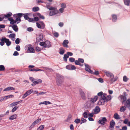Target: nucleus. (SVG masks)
I'll return each mask as SVG.
<instances>
[{
    "label": "nucleus",
    "instance_id": "nucleus-5",
    "mask_svg": "<svg viewBox=\"0 0 130 130\" xmlns=\"http://www.w3.org/2000/svg\"><path fill=\"white\" fill-rule=\"evenodd\" d=\"M126 92H123V95H120L118 97L119 99L122 104H123L126 100Z\"/></svg>",
    "mask_w": 130,
    "mask_h": 130
},
{
    "label": "nucleus",
    "instance_id": "nucleus-33",
    "mask_svg": "<svg viewBox=\"0 0 130 130\" xmlns=\"http://www.w3.org/2000/svg\"><path fill=\"white\" fill-rule=\"evenodd\" d=\"M112 16V21L113 22H115L117 19V15L115 14H113Z\"/></svg>",
    "mask_w": 130,
    "mask_h": 130
},
{
    "label": "nucleus",
    "instance_id": "nucleus-7",
    "mask_svg": "<svg viewBox=\"0 0 130 130\" xmlns=\"http://www.w3.org/2000/svg\"><path fill=\"white\" fill-rule=\"evenodd\" d=\"M95 105V104H92L91 102L89 100L86 102L85 104V107L87 108L92 107L94 106Z\"/></svg>",
    "mask_w": 130,
    "mask_h": 130
},
{
    "label": "nucleus",
    "instance_id": "nucleus-45",
    "mask_svg": "<svg viewBox=\"0 0 130 130\" xmlns=\"http://www.w3.org/2000/svg\"><path fill=\"white\" fill-rule=\"evenodd\" d=\"M5 70V67L3 65H0V71H3Z\"/></svg>",
    "mask_w": 130,
    "mask_h": 130
},
{
    "label": "nucleus",
    "instance_id": "nucleus-46",
    "mask_svg": "<svg viewBox=\"0 0 130 130\" xmlns=\"http://www.w3.org/2000/svg\"><path fill=\"white\" fill-rule=\"evenodd\" d=\"M128 80V79L127 78V76H124L123 77V81L125 82H126Z\"/></svg>",
    "mask_w": 130,
    "mask_h": 130
},
{
    "label": "nucleus",
    "instance_id": "nucleus-3",
    "mask_svg": "<svg viewBox=\"0 0 130 130\" xmlns=\"http://www.w3.org/2000/svg\"><path fill=\"white\" fill-rule=\"evenodd\" d=\"M1 41L0 42V45L1 46H3L5 44V43H6V45L9 46L10 45L11 42L9 40L5 37H2L0 39Z\"/></svg>",
    "mask_w": 130,
    "mask_h": 130
},
{
    "label": "nucleus",
    "instance_id": "nucleus-42",
    "mask_svg": "<svg viewBox=\"0 0 130 130\" xmlns=\"http://www.w3.org/2000/svg\"><path fill=\"white\" fill-rule=\"evenodd\" d=\"M14 97V95H10L8 96H4V98H5V100L7 99L10 98H13Z\"/></svg>",
    "mask_w": 130,
    "mask_h": 130
},
{
    "label": "nucleus",
    "instance_id": "nucleus-53",
    "mask_svg": "<svg viewBox=\"0 0 130 130\" xmlns=\"http://www.w3.org/2000/svg\"><path fill=\"white\" fill-rule=\"evenodd\" d=\"M75 60V59L73 57L70 58L69 59V61L71 62H74Z\"/></svg>",
    "mask_w": 130,
    "mask_h": 130
},
{
    "label": "nucleus",
    "instance_id": "nucleus-27",
    "mask_svg": "<svg viewBox=\"0 0 130 130\" xmlns=\"http://www.w3.org/2000/svg\"><path fill=\"white\" fill-rule=\"evenodd\" d=\"M118 78V77H117L116 76L115 77L114 75H113V76L110 77V80L112 82H114L116 81Z\"/></svg>",
    "mask_w": 130,
    "mask_h": 130
},
{
    "label": "nucleus",
    "instance_id": "nucleus-35",
    "mask_svg": "<svg viewBox=\"0 0 130 130\" xmlns=\"http://www.w3.org/2000/svg\"><path fill=\"white\" fill-rule=\"evenodd\" d=\"M124 4L126 6H129L130 4V0H124Z\"/></svg>",
    "mask_w": 130,
    "mask_h": 130
},
{
    "label": "nucleus",
    "instance_id": "nucleus-57",
    "mask_svg": "<svg viewBox=\"0 0 130 130\" xmlns=\"http://www.w3.org/2000/svg\"><path fill=\"white\" fill-rule=\"evenodd\" d=\"M20 39L19 38H17L15 41V43L16 44H18L20 43Z\"/></svg>",
    "mask_w": 130,
    "mask_h": 130
},
{
    "label": "nucleus",
    "instance_id": "nucleus-52",
    "mask_svg": "<svg viewBox=\"0 0 130 130\" xmlns=\"http://www.w3.org/2000/svg\"><path fill=\"white\" fill-rule=\"evenodd\" d=\"M37 3H45L46 4H46H48V5L49 4L48 3H47L45 2H43V1H41V0H37Z\"/></svg>",
    "mask_w": 130,
    "mask_h": 130
},
{
    "label": "nucleus",
    "instance_id": "nucleus-10",
    "mask_svg": "<svg viewBox=\"0 0 130 130\" xmlns=\"http://www.w3.org/2000/svg\"><path fill=\"white\" fill-rule=\"evenodd\" d=\"M42 82V80L40 79H35V80L31 84V85L32 86H34L35 85L39 84L41 83Z\"/></svg>",
    "mask_w": 130,
    "mask_h": 130
},
{
    "label": "nucleus",
    "instance_id": "nucleus-30",
    "mask_svg": "<svg viewBox=\"0 0 130 130\" xmlns=\"http://www.w3.org/2000/svg\"><path fill=\"white\" fill-rule=\"evenodd\" d=\"M11 27L15 31L17 32L18 31V29L16 25L14 24L12 25Z\"/></svg>",
    "mask_w": 130,
    "mask_h": 130
},
{
    "label": "nucleus",
    "instance_id": "nucleus-41",
    "mask_svg": "<svg viewBox=\"0 0 130 130\" xmlns=\"http://www.w3.org/2000/svg\"><path fill=\"white\" fill-rule=\"evenodd\" d=\"M15 34H11L9 35V37L10 38L14 39H15Z\"/></svg>",
    "mask_w": 130,
    "mask_h": 130
},
{
    "label": "nucleus",
    "instance_id": "nucleus-60",
    "mask_svg": "<svg viewBox=\"0 0 130 130\" xmlns=\"http://www.w3.org/2000/svg\"><path fill=\"white\" fill-rule=\"evenodd\" d=\"M27 30L28 31H31L33 30V29L32 28L29 27L27 28Z\"/></svg>",
    "mask_w": 130,
    "mask_h": 130
},
{
    "label": "nucleus",
    "instance_id": "nucleus-48",
    "mask_svg": "<svg viewBox=\"0 0 130 130\" xmlns=\"http://www.w3.org/2000/svg\"><path fill=\"white\" fill-rule=\"evenodd\" d=\"M89 114L87 112H85L83 114V116L85 118H87L88 117V115Z\"/></svg>",
    "mask_w": 130,
    "mask_h": 130
},
{
    "label": "nucleus",
    "instance_id": "nucleus-2",
    "mask_svg": "<svg viewBox=\"0 0 130 130\" xmlns=\"http://www.w3.org/2000/svg\"><path fill=\"white\" fill-rule=\"evenodd\" d=\"M56 83L58 86H60L62 84L64 80V77L61 75L57 74L56 75Z\"/></svg>",
    "mask_w": 130,
    "mask_h": 130
},
{
    "label": "nucleus",
    "instance_id": "nucleus-61",
    "mask_svg": "<svg viewBox=\"0 0 130 130\" xmlns=\"http://www.w3.org/2000/svg\"><path fill=\"white\" fill-rule=\"evenodd\" d=\"M75 63L76 65H79L80 66H82V65H81L79 62V61L78 60H75Z\"/></svg>",
    "mask_w": 130,
    "mask_h": 130
},
{
    "label": "nucleus",
    "instance_id": "nucleus-36",
    "mask_svg": "<svg viewBox=\"0 0 130 130\" xmlns=\"http://www.w3.org/2000/svg\"><path fill=\"white\" fill-rule=\"evenodd\" d=\"M41 120V118H38L37 120L34 121L32 123L34 124L35 125L37 124H38L39 122Z\"/></svg>",
    "mask_w": 130,
    "mask_h": 130
},
{
    "label": "nucleus",
    "instance_id": "nucleus-28",
    "mask_svg": "<svg viewBox=\"0 0 130 130\" xmlns=\"http://www.w3.org/2000/svg\"><path fill=\"white\" fill-rule=\"evenodd\" d=\"M8 20L10 21V23L12 25H14V24L16 23L15 20H14L12 18H8Z\"/></svg>",
    "mask_w": 130,
    "mask_h": 130
},
{
    "label": "nucleus",
    "instance_id": "nucleus-55",
    "mask_svg": "<svg viewBox=\"0 0 130 130\" xmlns=\"http://www.w3.org/2000/svg\"><path fill=\"white\" fill-rule=\"evenodd\" d=\"M74 122L77 123H78L80 122V120L79 119H76L74 121Z\"/></svg>",
    "mask_w": 130,
    "mask_h": 130
},
{
    "label": "nucleus",
    "instance_id": "nucleus-62",
    "mask_svg": "<svg viewBox=\"0 0 130 130\" xmlns=\"http://www.w3.org/2000/svg\"><path fill=\"white\" fill-rule=\"evenodd\" d=\"M40 45L41 46H43L44 47V46H45V42H40Z\"/></svg>",
    "mask_w": 130,
    "mask_h": 130
},
{
    "label": "nucleus",
    "instance_id": "nucleus-8",
    "mask_svg": "<svg viewBox=\"0 0 130 130\" xmlns=\"http://www.w3.org/2000/svg\"><path fill=\"white\" fill-rule=\"evenodd\" d=\"M33 92V90L32 89L29 90L27 91L23 95L22 98L24 99L27 96L30 95Z\"/></svg>",
    "mask_w": 130,
    "mask_h": 130
},
{
    "label": "nucleus",
    "instance_id": "nucleus-20",
    "mask_svg": "<svg viewBox=\"0 0 130 130\" xmlns=\"http://www.w3.org/2000/svg\"><path fill=\"white\" fill-rule=\"evenodd\" d=\"M104 73H105L106 75L108 77H111L113 76V74L109 71H104Z\"/></svg>",
    "mask_w": 130,
    "mask_h": 130
},
{
    "label": "nucleus",
    "instance_id": "nucleus-63",
    "mask_svg": "<svg viewBox=\"0 0 130 130\" xmlns=\"http://www.w3.org/2000/svg\"><path fill=\"white\" fill-rule=\"evenodd\" d=\"M19 55V53L17 51H15L14 52L13 54V55L14 56H18Z\"/></svg>",
    "mask_w": 130,
    "mask_h": 130
},
{
    "label": "nucleus",
    "instance_id": "nucleus-6",
    "mask_svg": "<svg viewBox=\"0 0 130 130\" xmlns=\"http://www.w3.org/2000/svg\"><path fill=\"white\" fill-rule=\"evenodd\" d=\"M36 26L39 28L44 29L45 28V25L43 22L36 23Z\"/></svg>",
    "mask_w": 130,
    "mask_h": 130
},
{
    "label": "nucleus",
    "instance_id": "nucleus-59",
    "mask_svg": "<svg viewBox=\"0 0 130 130\" xmlns=\"http://www.w3.org/2000/svg\"><path fill=\"white\" fill-rule=\"evenodd\" d=\"M38 15L40 18L42 19H44V17L43 15H41L39 13H38Z\"/></svg>",
    "mask_w": 130,
    "mask_h": 130
},
{
    "label": "nucleus",
    "instance_id": "nucleus-15",
    "mask_svg": "<svg viewBox=\"0 0 130 130\" xmlns=\"http://www.w3.org/2000/svg\"><path fill=\"white\" fill-rule=\"evenodd\" d=\"M30 45H27L26 46V48L28 47V50L29 51L30 53H34L35 52V50L33 48L30 46Z\"/></svg>",
    "mask_w": 130,
    "mask_h": 130
},
{
    "label": "nucleus",
    "instance_id": "nucleus-51",
    "mask_svg": "<svg viewBox=\"0 0 130 130\" xmlns=\"http://www.w3.org/2000/svg\"><path fill=\"white\" fill-rule=\"evenodd\" d=\"M86 121V120L85 119H84L83 118L81 119V121L80 124H82L83 123L85 122Z\"/></svg>",
    "mask_w": 130,
    "mask_h": 130
},
{
    "label": "nucleus",
    "instance_id": "nucleus-13",
    "mask_svg": "<svg viewBox=\"0 0 130 130\" xmlns=\"http://www.w3.org/2000/svg\"><path fill=\"white\" fill-rule=\"evenodd\" d=\"M43 38V35L42 34H40L36 38V42H39L42 40Z\"/></svg>",
    "mask_w": 130,
    "mask_h": 130
},
{
    "label": "nucleus",
    "instance_id": "nucleus-34",
    "mask_svg": "<svg viewBox=\"0 0 130 130\" xmlns=\"http://www.w3.org/2000/svg\"><path fill=\"white\" fill-rule=\"evenodd\" d=\"M105 93H103L102 91L98 93V95L99 96H101V98H103V96H105Z\"/></svg>",
    "mask_w": 130,
    "mask_h": 130
},
{
    "label": "nucleus",
    "instance_id": "nucleus-1",
    "mask_svg": "<svg viewBox=\"0 0 130 130\" xmlns=\"http://www.w3.org/2000/svg\"><path fill=\"white\" fill-rule=\"evenodd\" d=\"M45 7L47 9L51 10L49 13V15L50 16L54 15L59 13L58 10L56 9L55 7H53L52 6L47 4Z\"/></svg>",
    "mask_w": 130,
    "mask_h": 130
},
{
    "label": "nucleus",
    "instance_id": "nucleus-32",
    "mask_svg": "<svg viewBox=\"0 0 130 130\" xmlns=\"http://www.w3.org/2000/svg\"><path fill=\"white\" fill-rule=\"evenodd\" d=\"M126 107L124 106H122L120 108V111L121 112H124L126 110Z\"/></svg>",
    "mask_w": 130,
    "mask_h": 130
},
{
    "label": "nucleus",
    "instance_id": "nucleus-17",
    "mask_svg": "<svg viewBox=\"0 0 130 130\" xmlns=\"http://www.w3.org/2000/svg\"><path fill=\"white\" fill-rule=\"evenodd\" d=\"M105 102V101L103 98H101V99L99 100L98 103H97V105H103L104 104Z\"/></svg>",
    "mask_w": 130,
    "mask_h": 130
},
{
    "label": "nucleus",
    "instance_id": "nucleus-29",
    "mask_svg": "<svg viewBox=\"0 0 130 130\" xmlns=\"http://www.w3.org/2000/svg\"><path fill=\"white\" fill-rule=\"evenodd\" d=\"M85 70L87 71L90 73L91 72V71L89 67L88 64H85Z\"/></svg>",
    "mask_w": 130,
    "mask_h": 130
},
{
    "label": "nucleus",
    "instance_id": "nucleus-26",
    "mask_svg": "<svg viewBox=\"0 0 130 130\" xmlns=\"http://www.w3.org/2000/svg\"><path fill=\"white\" fill-rule=\"evenodd\" d=\"M22 101L21 100L18 102H13L12 103H11L10 104V106L11 107H13V106H15V105H16L18 104H19L20 103L22 102Z\"/></svg>",
    "mask_w": 130,
    "mask_h": 130
},
{
    "label": "nucleus",
    "instance_id": "nucleus-22",
    "mask_svg": "<svg viewBox=\"0 0 130 130\" xmlns=\"http://www.w3.org/2000/svg\"><path fill=\"white\" fill-rule=\"evenodd\" d=\"M15 89L14 87L11 86H9L4 89L3 90V91H5L12 90H14Z\"/></svg>",
    "mask_w": 130,
    "mask_h": 130
},
{
    "label": "nucleus",
    "instance_id": "nucleus-56",
    "mask_svg": "<svg viewBox=\"0 0 130 130\" xmlns=\"http://www.w3.org/2000/svg\"><path fill=\"white\" fill-rule=\"evenodd\" d=\"M15 49L18 51H19L20 50V46L17 45L15 47Z\"/></svg>",
    "mask_w": 130,
    "mask_h": 130
},
{
    "label": "nucleus",
    "instance_id": "nucleus-31",
    "mask_svg": "<svg viewBox=\"0 0 130 130\" xmlns=\"http://www.w3.org/2000/svg\"><path fill=\"white\" fill-rule=\"evenodd\" d=\"M113 117L115 119L117 120L120 119V116L117 113H115L114 114L113 116Z\"/></svg>",
    "mask_w": 130,
    "mask_h": 130
},
{
    "label": "nucleus",
    "instance_id": "nucleus-44",
    "mask_svg": "<svg viewBox=\"0 0 130 130\" xmlns=\"http://www.w3.org/2000/svg\"><path fill=\"white\" fill-rule=\"evenodd\" d=\"M44 127V125H41L37 129V130H42Z\"/></svg>",
    "mask_w": 130,
    "mask_h": 130
},
{
    "label": "nucleus",
    "instance_id": "nucleus-21",
    "mask_svg": "<svg viewBox=\"0 0 130 130\" xmlns=\"http://www.w3.org/2000/svg\"><path fill=\"white\" fill-rule=\"evenodd\" d=\"M79 92L80 95L82 99H85L86 98L85 94L83 91L81 90H80Z\"/></svg>",
    "mask_w": 130,
    "mask_h": 130
},
{
    "label": "nucleus",
    "instance_id": "nucleus-50",
    "mask_svg": "<svg viewBox=\"0 0 130 130\" xmlns=\"http://www.w3.org/2000/svg\"><path fill=\"white\" fill-rule=\"evenodd\" d=\"M18 107L17 106H15L12 109L11 112H12L15 111L18 108Z\"/></svg>",
    "mask_w": 130,
    "mask_h": 130
},
{
    "label": "nucleus",
    "instance_id": "nucleus-9",
    "mask_svg": "<svg viewBox=\"0 0 130 130\" xmlns=\"http://www.w3.org/2000/svg\"><path fill=\"white\" fill-rule=\"evenodd\" d=\"M100 111V108L98 106H96L92 110V112L95 114L98 113Z\"/></svg>",
    "mask_w": 130,
    "mask_h": 130
},
{
    "label": "nucleus",
    "instance_id": "nucleus-49",
    "mask_svg": "<svg viewBox=\"0 0 130 130\" xmlns=\"http://www.w3.org/2000/svg\"><path fill=\"white\" fill-rule=\"evenodd\" d=\"M91 72H91L90 73L92 74H95V75H98L99 74V71H95L94 72L91 71Z\"/></svg>",
    "mask_w": 130,
    "mask_h": 130
},
{
    "label": "nucleus",
    "instance_id": "nucleus-38",
    "mask_svg": "<svg viewBox=\"0 0 130 130\" xmlns=\"http://www.w3.org/2000/svg\"><path fill=\"white\" fill-rule=\"evenodd\" d=\"M69 57V56H68V55L67 54H64L63 57L64 60L66 62L67 60V59Z\"/></svg>",
    "mask_w": 130,
    "mask_h": 130
},
{
    "label": "nucleus",
    "instance_id": "nucleus-24",
    "mask_svg": "<svg viewBox=\"0 0 130 130\" xmlns=\"http://www.w3.org/2000/svg\"><path fill=\"white\" fill-rule=\"evenodd\" d=\"M52 104V103L48 101H45L42 102H41L39 104V105L43 104L45 105H47Z\"/></svg>",
    "mask_w": 130,
    "mask_h": 130
},
{
    "label": "nucleus",
    "instance_id": "nucleus-40",
    "mask_svg": "<svg viewBox=\"0 0 130 130\" xmlns=\"http://www.w3.org/2000/svg\"><path fill=\"white\" fill-rule=\"evenodd\" d=\"M59 53L61 55H63L64 53V50L63 48H62L60 49Z\"/></svg>",
    "mask_w": 130,
    "mask_h": 130
},
{
    "label": "nucleus",
    "instance_id": "nucleus-16",
    "mask_svg": "<svg viewBox=\"0 0 130 130\" xmlns=\"http://www.w3.org/2000/svg\"><path fill=\"white\" fill-rule=\"evenodd\" d=\"M52 47V44L51 42L48 41H45V45L44 47L49 48Z\"/></svg>",
    "mask_w": 130,
    "mask_h": 130
},
{
    "label": "nucleus",
    "instance_id": "nucleus-25",
    "mask_svg": "<svg viewBox=\"0 0 130 130\" xmlns=\"http://www.w3.org/2000/svg\"><path fill=\"white\" fill-rule=\"evenodd\" d=\"M69 43V41L68 40H64L62 44L64 47H68V44Z\"/></svg>",
    "mask_w": 130,
    "mask_h": 130
},
{
    "label": "nucleus",
    "instance_id": "nucleus-39",
    "mask_svg": "<svg viewBox=\"0 0 130 130\" xmlns=\"http://www.w3.org/2000/svg\"><path fill=\"white\" fill-rule=\"evenodd\" d=\"M12 15V13L10 12H9L7 14H6L4 15V16L6 18H8L10 17Z\"/></svg>",
    "mask_w": 130,
    "mask_h": 130
},
{
    "label": "nucleus",
    "instance_id": "nucleus-12",
    "mask_svg": "<svg viewBox=\"0 0 130 130\" xmlns=\"http://www.w3.org/2000/svg\"><path fill=\"white\" fill-rule=\"evenodd\" d=\"M115 124V122L113 120H112L110 123V126L109 127V129L110 130H113L114 129V126Z\"/></svg>",
    "mask_w": 130,
    "mask_h": 130
},
{
    "label": "nucleus",
    "instance_id": "nucleus-23",
    "mask_svg": "<svg viewBox=\"0 0 130 130\" xmlns=\"http://www.w3.org/2000/svg\"><path fill=\"white\" fill-rule=\"evenodd\" d=\"M17 114L13 115L10 116L9 118V119L11 120H12L16 119L17 117Z\"/></svg>",
    "mask_w": 130,
    "mask_h": 130
},
{
    "label": "nucleus",
    "instance_id": "nucleus-47",
    "mask_svg": "<svg viewBox=\"0 0 130 130\" xmlns=\"http://www.w3.org/2000/svg\"><path fill=\"white\" fill-rule=\"evenodd\" d=\"M66 5L64 3H62L61 5V8L64 9L66 7Z\"/></svg>",
    "mask_w": 130,
    "mask_h": 130
},
{
    "label": "nucleus",
    "instance_id": "nucleus-64",
    "mask_svg": "<svg viewBox=\"0 0 130 130\" xmlns=\"http://www.w3.org/2000/svg\"><path fill=\"white\" fill-rule=\"evenodd\" d=\"M33 19H34V21H37L39 20V19L38 17H35Z\"/></svg>",
    "mask_w": 130,
    "mask_h": 130
},
{
    "label": "nucleus",
    "instance_id": "nucleus-54",
    "mask_svg": "<svg viewBox=\"0 0 130 130\" xmlns=\"http://www.w3.org/2000/svg\"><path fill=\"white\" fill-rule=\"evenodd\" d=\"M71 65H69L66 66V68L68 70H71Z\"/></svg>",
    "mask_w": 130,
    "mask_h": 130
},
{
    "label": "nucleus",
    "instance_id": "nucleus-19",
    "mask_svg": "<svg viewBox=\"0 0 130 130\" xmlns=\"http://www.w3.org/2000/svg\"><path fill=\"white\" fill-rule=\"evenodd\" d=\"M98 96H95L94 98H92L90 99L89 100L93 104H95L94 103L97 100Z\"/></svg>",
    "mask_w": 130,
    "mask_h": 130
},
{
    "label": "nucleus",
    "instance_id": "nucleus-37",
    "mask_svg": "<svg viewBox=\"0 0 130 130\" xmlns=\"http://www.w3.org/2000/svg\"><path fill=\"white\" fill-rule=\"evenodd\" d=\"M39 10V8L38 7H34L32 8V10L34 12H36Z\"/></svg>",
    "mask_w": 130,
    "mask_h": 130
},
{
    "label": "nucleus",
    "instance_id": "nucleus-18",
    "mask_svg": "<svg viewBox=\"0 0 130 130\" xmlns=\"http://www.w3.org/2000/svg\"><path fill=\"white\" fill-rule=\"evenodd\" d=\"M125 105L130 111V99H128L126 101Z\"/></svg>",
    "mask_w": 130,
    "mask_h": 130
},
{
    "label": "nucleus",
    "instance_id": "nucleus-11",
    "mask_svg": "<svg viewBox=\"0 0 130 130\" xmlns=\"http://www.w3.org/2000/svg\"><path fill=\"white\" fill-rule=\"evenodd\" d=\"M107 120L106 118L105 117H103L100 120L98 121V123L101 125H104L105 122H106Z\"/></svg>",
    "mask_w": 130,
    "mask_h": 130
},
{
    "label": "nucleus",
    "instance_id": "nucleus-4",
    "mask_svg": "<svg viewBox=\"0 0 130 130\" xmlns=\"http://www.w3.org/2000/svg\"><path fill=\"white\" fill-rule=\"evenodd\" d=\"M24 14L22 13H19L14 14L13 15V17L15 18V21L17 24L19 23L21 21V18L22 15Z\"/></svg>",
    "mask_w": 130,
    "mask_h": 130
},
{
    "label": "nucleus",
    "instance_id": "nucleus-14",
    "mask_svg": "<svg viewBox=\"0 0 130 130\" xmlns=\"http://www.w3.org/2000/svg\"><path fill=\"white\" fill-rule=\"evenodd\" d=\"M103 98L105 101V102H107L110 101L111 99V96L109 95L107 96V95L105 94V95L103 96Z\"/></svg>",
    "mask_w": 130,
    "mask_h": 130
},
{
    "label": "nucleus",
    "instance_id": "nucleus-43",
    "mask_svg": "<svg viewBox=\"0 0 130 130\" xmlns=\"http://www.w3.org/2000/svg\"><path fill=\"white\" fill-rule=\"evenodd\" d=\"M29 70L30 71H43V70H41L40 69H29Z\"/></svg>",
    "mask_w": 130,
    "mask_h": 130
},
{
    "label": "nucleus",
    "instance_id": "nucleus-58",
    "mask_svg": "<svg viewBox=\"0 0 130 130\" xmlns=\"http://www.w3.org/2000/svg\"><path fill=\"white\" fill-rule=\"evenodd\" d=\"M72 117V116L71 115H69L67 119V121H69L71 119V118Z\"/></svg>",
    "mask_w": 130,
    "mask_h": 130
}]
</instances>
